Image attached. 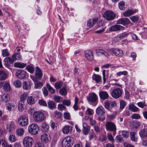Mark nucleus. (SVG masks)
Listing matches in <instances>:
<instances>
[{"label": "nucleus", "instance_id": "2f4dec72", "mask_svg": "<svg viewBox=\"0 0 147 147\" xmlns=\"http://www.w3.org/2000/svg\"><path fill=\"white\" fill-rule=\"evenodd\" d=\"M128 109L133 112H136L138 111V108L134 105L131 104L129 105Z\"/></svg>", "mask_w": 147, "mask_h": 147}, {"label": "nucleus", "instance_id": "c03bdc74", "mask_svg": "<svg viewBox=\"0 0 147 147\" xmlns=\"http://www.w3.org/2000/svg\"><path fill=\"white\" fill-rule=\"evenodd\" d=\"M59 92L61 94L64 96L66 95L67 94L66 87L64 86L59 90Z\"/></svg>", "mask_w": 147, "mask_h": 147}, {"label": "nucleus", "instance_id": "e2e57ef3", "mask_svg": "<svg viewBox=\"0 0 147 147\" xmlns=\"http://www.w3.org/2000/svg\"><path fill=\"white\" fill-rule=\"evenodd\" d=\"M117 74L118 76H120L122 75H126L127 74V72L126 71H119L117 73Z\"/></svg>", "mask_w": 147, "mask_h": 147}, {"label": "nucleus", "instance_id": "4be33fe9", "mask_svg": "<svg viewBox=\"0 0 147 147\" xmlns=\"http://www.w3.org/2000/svg\"><path fill=\"white\" fill-rule=\"evenodd\" d=\"M98 20L97 18H93L90 19L88 21V26L90 28L92 27L96 23Z\"/></svg>", "mask_w": 147, "mask_h": 147}, {"label": "nucleus", "instance_id": "f03ea898", "mask_svg": "<svg viewBox=\"0 0 147 147\" xmlns=\"http://www.w3.org/2000/svg\"><path fill=\"white\" fill-rule=\"evenodd\" d=\"M33 117L34 120L37 122L42 121L45 119L44 114L40 111H35L33 114Z\"/></svg>", "mask_w": 147, "mask_h": 147}, {"label": "nucleus", "instance_id": "412c9836", "mask_svg": "<svg viewBox=\"0 0 147 147\" xmlns=\"http://www.w3.org/2000/svg\"><path fill=\"white\" fill-rule=\"evenodd\" d=\"M6 129L7 131L10 133H12L15 130L14 124L13 123L7 124L6 126Z\"/></svg>", "mask_w": 147, "mask_h": 147}, {"label": "nucleus", "instance_id": "e433bc0d", "mask_svg": "<svg viewBox=\"0 0 147 147\" xmlns=\"http://www.w3.org/2000/svg\"><path fill=\"white\" fill-rule=\"evenodd\" d=\"M13 59L14 60H20L21 59V55L18 53H15L12 55Z\"/></svg>", "mask_w": 147, "mask_h": 147}, {"label": "nucleus", "instance_id": "2eb2a0df", "mask_svg": "<svg viewBox=\"0 0 147 147\" xmlns=\"http://www.w3.org/2000/svg\"><path fill=\"white\" fill-rule=\"evenodd\" d=\"M86 57L88 60L91 61L93 59V56L92 52L90 50H87L84 52Z\"/></svg>", "mask_w": 147, "mask_h": 147}, {"label": "nucleus", "instance_id": "09e8293b", "mask_svg": "<svg viewBox=\"0 0 147 147\" xmlns=\"http://www.w3.org/2000/svg\"><path fill=\"white\" fill-rule=\"evenodd\" d=\"M28 96V94L26 93H24L20 96V100L25 102Z\"/></svg>", "mask_w": 147, "mask_h": 147}, {"label": "nucleus", "instance_id": "ea45409f", "mask_svg": "<svg viewBox=\"0 0 147 147\" xmlns=\"http://www.w3.org/2000/svg\"><path fill=\"white\" fill-rule=\"evenodd\" d=\"M140 125V123L137 121H133L131 124L132 127L136 129L138 128Z\"/></svg>", "mask_w": 147, "mask_h": 147}, {"label": "nucleus", "instance_id": "1a4fd4ad", "mask_svg": "<svg viewBox=\"0 0 147 147\" xmlns=\"http://www.w3.org/2000/svg\"><path fill=\"white\" fill-rule=\"evenodd\" d=\"M0 88H3L4 90L6 91H9L11 89L9 82L6 81L0 82Z\"/></svg>", "mask_w": 147, "mask_h": 147}, {"label": "nucleus", "instance_id": "f8f14e48", "mask_svg": "<svg viewBox=\"0 0 147 147\" xmlns=\"http://www.w3.org/2000/svg\"><path fill=\"white\" fill-rule=\"evenodd\" d=\"M26 73L24 70H18L16 73V76L19 79H22L26 78Z\"/></svg>", "mask_w": 147, "mask_h": 147}, {"label": "nucleus", "instance_id": "cd10ccee", "mask_svg": "<svg viewBox=\"0 0 147 147\" xmlns=\"http://www.w3.org/2000/svg\"><path fill=\"white\" fill-rule=\"evenodd\" d=\"M26 64L22 63H15L14 66L16 67L23 68L26 66Z\"/></svg>", "mask_w": 147, "mask_h": 147}, {"label": "nucleus", "instance_id": "5fc2aeb1", "mask_svg": "<svg viewBox=\"0 0 147 147\" xmlns=\"http://www.w3.org/2000/svg\"><path fill=\"white\" fill-rule=\"evenodd\" d=\"M42 90L43 93L45 96H47L48 95L49 92L46 87H43L42 88Z\"/></svg>", "mask_w": 147, "mask_h": 147}, {"label": "nucleus", "instance_id": "774afa93", "mask_svg": "<svg viewBox=\"0 0 147 147\" xmlns=\"http://www.w3.org/2000/svg\"><path fill=\"white\" fill-rule=\"evenodd\" d=\"M35 147H45V146L42 142H37L35 144Z\"/></svg>", "mask_w": 147, "mask_h": 147}, {"label": "nucleus", "instance_id": "473e14b6", "mask_svg": "<svg viewBox=\"0 0 147 147\" xmlns=\"http://www.w3.org/2000/svg\"><path fill=\"white\" fill-rule=\"evenodd\" d=\"M48 107L51 110H52L56 107L55 102L53 101H49L48 102Z\"/></svg>", "mask_w": 147, "mask_h": 147}, {"label": "nucleus", "instance_id": "a878e982", "mask_svg": "<svg viewBox=\"0 0 147 147\" xmlns=\"http://www.w3.org/2000/svg\"><path fill=\"white\" fill-rule=\"evenodd\" d=\"M92 79L94 80L96 83L100 82L102 79L101 76L99 75L94 74L92 77Z\"/></svg>", "mask_w": 147, "mask_h": 147}, {"label": "nucleus", "instance_id": "603ef678", "mask_svg": "<svg viewBox=\"0 0 147 147\" xmlns=\"http://www.w3.org/2000/svg\"><path fill=\"white\" fill-rule=\"evenodd\" d=\"M54 98L55 101L57 102H61L62 100V98L60 96H54Z\"/></svg>", "mask_w": 147, "mask_h": 147}, {"label": "nucleus", "instance_id": "f257e3e1", "mask_svg": "<svg viewBox=\"0 0 147 147\" xmlns=\"http://www.w3.org/2000/svg\"><path fill=\"white\" fill-rule=\"evenodd\" d=\"M112 51L115 55L117 57H121L122 56L123 53L122 51L118 49H113L112 50H107V52L101 49H97L96 50L97 53H100L102 55H104L106 57H108L109 56V53Z\"/></svg>", "mask_w": 147, "mask_h": 147}, {"label": "nucleus", "instance_id": "f3484780", "mask_svg": "<svg viewBox=\"0 0 147 147\" xmlns=\"http://www.w3.org/2000/svg\"><path fill=\"white\" fill-rule=\"evenodd\" d=\"M130 21L127 18H124L119 19L117 22V23L118 24H121L123 25L127 24H129Z\"/></svg>", "mask_w": 147, "mask_h": 147}, {"label": "nucleus", "instance_id": "4c0bfd02", "mask_svg": "<svg viewBox=\"0 0 147 147\" xmlns=\"http://www.w3.org/2000/svg\"><path fill=\"white\" fill-rule=\"evenodd\" d=\"M43 86V84L41 82L36 81L34 83V87L36 89H40Z\"/></svg>", "mask_w": 147, "mask_h": 147}, {"label": "nucleus", "instance_id": "6ab92c4d", "mask_svg": "<svg viewBox=\"0 0 147 147\" xmlns=\"http://www.w3.org/2000/svg\"><path fill=\"white\" fill-rule=\"evenodd\" d=\"M36 69L35 76L38 79L40 80L42 78V73L41 70L38 67H36Z\"/></svg>", "mask_w": 147, "mask_h": 147}, {"label": "nucleus", "instance_id": "aec40b11", "mask_svg": "<svg viewBox=\"0 0 147 147\" xmlns=\"http://www.w3.org/2000/svg\"><path fill=\"white\" fill-rule=\"evenodd\" d=\"M72 126L65 125L63 128L62 132L64 134H68L72 130Z\"/></svg>", "mask_w": 147, "mask_h": 147}, {"label": "nucleus", "instance_id": "4468645a", "mask_svg": "<svg viewBox=\"0 0 147 147\" xmlns=\"http://www.w3.org/2000/svg\"><path fill=\"white\" fill-rule=\"evenodd\" d=\"M105 112V110L102 106L98 107L96 110V112L97 114L100 116H104Z\"/></svg>", "mask_w": 147, "mask_h": 147}, {"label": "nucleus", "instance_id": "39448f33", "mask_svg": "<svg viewBox=\"0 0 147 147\" xmlns=\"http://www.w3.org/2000/svg\"><path fill=\"white\" fill-rule=\"evenodd\" d=\"M73 138L70 136H67L62 141L63 147H71L73 144Z\"/></svg>", "mask_w": 147, "mask_h": 147}, {"label": "nucleus", "instance_id": "7ed1b4c3", "mask_svg": "<svg viewBox=\"0 0 147 147\" xmlns=\"http://www.w3.org/2000/svg\"><path fill=\"white\" fill-rule=\"evenodd\" d=\"M29 132L32 135H36L39 131L38 125L36 124H32L28 127Z\"/></svg>", "mask_w": 147, "mask_h": 147}, {"label": "nucleus", "instance_id": "052dcab7", "mask_svg": "<svg viewBox=\"0 0 147 147\" xmlns=\"http://www.w3.org/2000/svg\"><path fill=\"white\" fill-rule=\"evenodd\" d=\"M86 113L90 115H92L93 114V110L90 108H88L86 111Z\"/></svg>", "mask_w": 147, "mask_h": 147}, {"label": "nucleus", "instance_id": "72a5a7b5", "mask_svg": "<svg viewBox=\"0 0 147 147\" xmlns=\"http://www.w3.org/2000/svg\"><path fill=\"white\" fill-rule=\"evenodd\" d=\"M24 102L21 100L19 102L18 108L19 111H22L24 109Z\"/></svg>", "mask_w": 147, "mask_h": 147}, {"label": "nucleus", "instance_id": "c9c22d12", "mask_svg": "<svg viewBox=\"0 0 147 147\" xmlns=\"http://www.w3.org/2000/svg\"><path fill=\"white\" fill-rule=\"evenodd\" d=\"M15 108V105L12 103H9L7 104L6 107L7 109L9 111L14 109Z\"/></svg>", "mask_w": 147, "mask_h": 147}, {"label": "nucleus", "instance_id": "69168bd1", "mask_svg": "<svg viewBox=\"0 0 147 147\" xmlns=\"http://www.w3.org/2000/svg\"><path fill=\"white\" fill-rule=\"evenodd\" d=\"M107 138L108 140L110 141H111L112 142H114V140L112 136V134H107Z\"/></svg>", "mask_w": 147, "mask_h": 147}, {"label": "nucleus", "instance_id": "49530a36", "mask_svg": "<svg viewBox=\"0 0 147 147\" xmlns=\"http://www.w3.org/2000/svg\"><path fill=\"white\" fill-rule=\"evenodd\" d=\"M119 8L121 10H123L125 8V3L123 1H120L118 4Z\"/></svg>", "mask_w": 147, "mask_h": 147}, {"label": "nucleus", "instance_id": "c756f323", "mask_svg": "<svg viewBox=\"0 0 147 147\" xmlns=\"http://www.w3.org/2000/svg\"><path fill=\"white\" fill-rule=\"evenodd\" d=\"M41 129L43 132L47 131L49 129V126L46 123H43L42 124Z\"/></svg>", "mask_w": 147, "mask_h": 147}, {"label": "nucleus", "instance_id": "680f3d73", "mask_svg": "<svg viewBox=\"0 0 147 147\" xmlns=\"http://www.w3.org/2000/svg\"><path fill=\"white\" fill-rule=\"evenodd\" d=\"M38 103L41 105L43 106H47V104L46 101L42 100H39Z\"/></svg>", "mask_w": 147, "mask_h": 147}, {"label": "nucleus", "instance_id": "de8ad7c7", "mask_svg": "<svg viewBox=\"0 0 147 147\" xmlns=\"http://www.w3.org/2000/svg\"><path fill=\"white\" fill-rule=\"evenodd\" d=\"M46 86L48 90L51 93L54 94L55 92V90L49 84H47Z\"/></svg>", "mask_w": 147, "mask_h": 147}, {"label": "nucleus", "instance_id": "37998d69", "mask_svg": "<svg viewBox=\"0 0 147 147\" xmlns=\"http://www.w3.org/2000/svg\"><path fill=\"white\" fill-rule=\"evenodd\" d=\"M14 86L16 87L19 88L21 87L22 86V83L21 81L19 80H17L13 82Z\"/></svg>", "mask_w": 147, "mask_h": 147}, {"label": "nucleus", "instance_id": "b1692460", "mask_svg": "<svg viewBox=\"0 0 147 147\" xmlns=\"http://www.w3.org/2000/svg\"><path fill=\"white\" fill-rule=\"evenodd\" d=\"M83 127L84 134L85 135H88L90 130V126L87 125L86 123H84L83 124Z\"/></svg>", "mask_w": 147, "mask_h": 147}, {"label": "nucleus", "instance_id": "bb28decb", "mask_svg": "<svg viewBox=\"0 0 147 147\" xmlns=\"http://www.w3.org/2000/svg\"><path fill=\"white\" fill-rule=\"evenodd\" d=\"M139 134L141 137L145 138L147 137V129H142L139 132Z\"/></svg>", "mask_w": 147, "mask_h": 147}, {"label": "nucleus", "instance_id": "8fccbe9b", "mask_svg": "<svg viewBox=\"0 0 147 147\" xmlns=\"http://www.w3.org/2000/svg\"><path fill=\"white\" fill-rule=\"evenodd\" d=\"M128 35V33L125 32L118 34V37L121 39L126 37Z\"/></svg>", "mask_w": 147, "mask_h": 147}, {"label": "nucleus", "instance_id": "5701e85b", "mask_svg": "<svg viewBox=\"0 0 147 147\" xmlns=\"http://www.w3.org/2000/svg\"><path fill=\"white\" fill-rule=\"evenodd\" d=\"M40 139L42 142L45 143H47L49 141V136L45 134H43L41 135Z\"/></svg>", "mask_w": 147, "mask_h": 147}, {"label": "nucleus", "instance_id": "6e6d98bb", "mask_svg": "<svg viewBox=\"0 0 147 147\" xmlns=\"http://www.w3.org/2000/svg\"><path fill=\"white\" fill-rule=\"evenodd\" d=\"M105 108L107 110H110V101H108L107 102H105Z\"/></svg>", "mask_w": 147, "mask_h": 147}, {"label": "nucleus", "instance_id": "6e6552de", "mask_svg": "<svg viewBox=\"0 0 147 147\" xmlns=\"http://www.w3.org/2000/svg\"><path fill=\"white\" fill-rule=\"evenodd\" d=\"M105 127L107 130L114 132L115 133L117 128L115 124L110 121L107 122L105 124Z\"/></svg>", "mask_w": 147, "mask_h": 147}, {"label": "nucleus", "instance_id": "a211bd4d", "mask_svg": "<svg viewBox=\"0 0 147 147\" xmlns=\"http://www.w3.org/2000/svg\"><path fill=\"white\" fill-rule=\"evenodd\" d=\"M99 96L100 98L103 100L107 99L109 97V95L106 91H101L99 93Z\"/></svg>", "mask_w": 147, "mask_h": 147}, {"label": "nucleus", "instance_id": "0e129e2a", "mask_svg": "<svg viewBox=\"0 0 147 147\" xmlns=\"http://www.w3.org/2000/svg\"><path fill=\"white\" fill-rule=\"evenodd\" d=\"M54 115L55 117L57 118L61 117L62 115V113L61 112L57 111L54 112Z\"/></svg>", "mask_w": 147, "mask_h": 147}, {"label": "nucleus", "instance_id": "c85d7f7f", "mask_svg": "<svg viewBox=\"0 0 147 147\" xmlns=\"http://www.w3.org/2000/svg\"><path fill=\"white\" fill-rule=\"evenodd\" d=\"M7 79V75L3 71H0V81H2Z\"/></svg>", "mask_w": 147, "mask_h": 147}, {"label": "nucleus", "instance_id": "423d86ee", "mask_svg": "<svg viewBox=\"0 0 147 147\" xmlns=\"http://www.w3.org/2000/svg\"><path fill=\"white\" fill-rule=\"evenodd\" d=\"M122 93V90L121 88H117L112 91L111 93V96L115 98H118L121 97Z\"/></svg>", "mask_w": 147, "mask_h": 147}, {"label": "nucleus", "instance_id": "58836bf2", "mask_svg": "<svg viewBox=\"0 0 147 147\" xmlns=\"http://www.w3.org/2000/svg\"><path fill=\"white\" fill-rule=\"evenodd\" d=\"M134 12L130 10H128L124 13L123 15L125 17L129 16L134 13Z\"/></svg>", "mask_w": 147, "mask_h": 147}, {"label": "nucleus", "instance_id": "20e7f679", "mask_svg": "<svg viewBox=\"0 0 147 147\" xmlns=\"http://www.w3.org/2000/svg\"><path fill=\"white\" fill-rule=\"evenodd\" d=\"M103 16L104 18L108 21L112 20L114 19L116 17L115 14L111 10L106 11L104 13Z\"/></svg>", "mask_w": 147, "mask_h": 147}, {"label": "nucleus", "instance_id": "79ce46f5", "mask_svg": "<svg viewBox=\"0 0 147 147\" xmlns=\"http://www.w3.org/2000/svg\"><path fill=\"white\" fill-rule=\"evenodd\" d=\"M27 102L30 105H33L35 103L34 99L32 96H29L28 98Z\"/></svg>", "mask_w": 147, "mask_h": 147}, {"label": "nucleus", "instance_id": "a19ab883", "mask_svg": "<svg viewBox=\"0 0 147 147\" xmlns=\"http://www.w3.org/2000/svg\"><path fill=\"white\" fill-rule=\"evenodd\" d=\"M8 140L11 142H14L17 140L16 137L15 135L11 134L9 136Z\"/></svg>", "mask_w": 147, "mask_h": 147}, {"label": "nucleus", "instance_id": "ddd939ff", "mask_svg": "<svg viewBox=\"0 0 147 147\" xmlns=\"http://www.w3.org/2000/svg\"><path fill=\"white\" fill-rule=\"evenodd\" d=\"M88 100L91 102H96L97 100V95L95 93L93 92L90 93L87 97Z\"/></svg>", "mask_w": 147, "mask_h": 147}, {"label": "nucleus", "instance_id": "338daca9", "mask_svg": "<svg viewBox=\"0 0 147 147\" xmlns=\"http://www.w3.org/2000/svg\"><path fill=\"white\" fill-rule=\"evenodd\" d=\"M65 106L62 104H59L58 105V109L59 110L62 111L65 109Z\"/></svg>", "mask_w": 147, "mask_h": 147}, {"label": "nucleus", "instance_id": "393cba45", "mask_svg": "<svg viewBox=\"0 0 147 147\" xmlns=\"http://www.w3.org/2000/svg\"><path fill=\"white\" fill-rule=\"evenodd\" d=\"M14 61V59H11L9 57H5L4 60L5 65L7 66H9L10 63H13Z\"/></svg>", "mask_w": 147, "mask_h": 147}, {"label": "nucleus", "instance_id": "7c9ffc66", "mask_svg": "<svg viewBox=\"0 0 147 147\" xmlns=\"http://www.w3.org/2000/svg\"><path fill=\"white\" fill-rule=\"evenodd\" d=\"M136 133L134 132H132L130 133V137L131 141L136 142L137 141L138 138L136 136Z\"/></svg>", "mask_w": 147, "mask_h": 147}, {"label": "nucleus", "instance_id": "0eeeda50", "mask_svg": "<svg viewBox=\"0 0 147 147\" xmlns=\"http://www.w3.org/2000/svg\"><path fill=\"white\" fill-rule=\"evenodd\" d=\"M33 142L32 137L28 136L24 137L23 140V143L24 145L26 147L31 146Z\"/></svg>", "mask_w": 147, "mask_h": 147}, {"label": "nucleus", "instance_id": "9d476101", "mask_svg": "<svg viewBox=\"0 0 147 147\" xmlns=\"http://www.w3.org/2000/svg\"><path fill=\"white\" fill-rule=\"evenodd\" d=\"M18 122L20 125L22 126H24L28 123V119L25 116H22L19 118Z\"/></svg>", "mask_w": 147, "mask_h": 147}, {"label": "nucleus", "instance_id": "13d9d810", "mask_svg": "<svg viewBox=\"0 0 147 147\" xmlns=\"http://www.w3.org/2000/svg\"><path fill=\"white\" fill-rule=\"evenodd\" d=\"M131 118L135 119H138L140 118V116L137 113H134L131 116Z\"/></svg>", "mask_w": 147, "mask_h": 147}, {"label": "nucleus", "instance_id": "bf43d9fd", "mask_svg": "<svg viewBox=\"0 0 147 147\" xmlns=\"http://www.w3.org/2000/svg\"><path fill=\"white\" fill-rule=\"evenodd\" d=\"M2 55L3 57H7L9 55V53L7 49H5L2 50Z\"/></svg>", "mask_w": 147, "mask_h": 147}, {"label": "nucleus", "instance_id": "f704fd0d", "mask_svg": "<svg viewBox=\"0 0 147 147\" xmlns=\"http://www.w3.org/2000/svg\"><path fill=\"white\" fill-rule=\"evenodd\" d=\"M2 101L5 102L9 100V96L8 94H3L1 97Z\"/></svg>", "mask_w": 147, "mask_h": 147}, {"label": "nucleus", "instance_id": "9b49d317", "mask_svg": "<svg viewBox=\"0 0 147 147\" xmlns=\"http://www.w3.org/2000/svg\"><path fill=\"white\" fill-rule=\"evenodd\" d=\"M125 27L121 25L116 24L111 26L109 28L111 32H115L119 30H122L124 29Z\"/></svg>", "mask_w": 147, "mask_h": 147}, {"label": "nucleus", "instance_id": "864d4df0", "mask_svg": "<svg viewBox=\"0 0 147 147\" xmlns=\"http://www.w3.org/2000/svg\"><path fill=\"white\" fill-rule=\"evenodd\" d=\"M26 68L27 70L31 73L32 74L34 73V68L28 65L26 67Z\"/></svg>", "mask_w": 147, "mask_h": 147}, {"label": "nucleus", "instance_id": "dca6fc26", "mask_svg": "<svg viewBox=\"0 0 147 147\" xmlns=\"http://www.w3.org/2000/svg\"><path fill=\"white\" fill-rule=\"evenodd\" d=\"M32 85V83L29 81H25L23 83L22 87L24 89L26 90H30Z\"/></svg>", "mask_w": 147, "mask_h": 147}, {"label": "nucleus", "instance_id": "3c124183", "mask_svg": "<svg viewBox=\"0 0 147 147\" xmlns=\"http://www.w3.org/2000/svg\"><path fill=\"white\" fill-rule=\"evenodd\" d=\"M63 85V83L61 82H58L55 84V87L57 89L60 88Z\"/></svg>", "mask_w": 147, "mask_h": 147}, {"label": "nucleus", "instance_id": "a18cd8bd", "mask_svg": "<svg viewBox=\"0 0 147 147\" xmlns=\"http://www.w3.org/2000/svg\"><path fill=\"white\" fill-rule=\"evenodd\" d=\"M24 133V130L23 128H20L18 129L16 131V134L19 136H22Z\"/></svg>", "mask_w": 147, "mask_h": 147}, {"label": "nucleus", "instance_id": "4d7b16f0", "mask_svg": "<svg viewBox=\"0 0 147 147\" xmlns=\"http://www.w3.org/2000/svg\"><path fill=\"white\" fill-rule=\"evenodd\" d=\"M120 108L122 109H123L126 105V102L123 100H121L120 102Z\"/></svg>", "mask_w": 147, "mask_h": 147}]
</instances>
